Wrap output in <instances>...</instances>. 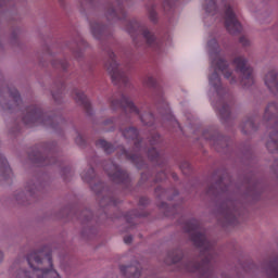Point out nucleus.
I'll return each mask as SVG.
<instances>
[{
	"label": "nucleus",
	"mask_w": 278,
	"mask_h": 278,
	"mask_svg": "<svg viewBox=\"0 0 278 278\" xmlns=\"http://www.w3.org/2000/svg\"><path fill=\"white\" fill-rule=\"evenodd\" d=\"M28 269L11 266L13 278H62L53 263V251L49 247L31 251L26 255Z\"/></svg>",
	"instance_id": "nucleus-1"
},
{
	"label": "nucleus",
	"mask_w": 278,
	"mask_h": 278,
	"mask_svg": "<svg viewBox=\"0 0 278 278\" xmlns=\"http://www.w3.org/2000/svg\"><path fill=\"white\" fill-rule=\"evenodd\" d=\"M208 52L212 66L217 68V71H222L224 77L226 79H230V84H236L238 80L232 76L233 74L231 71H229V63L227 60H225L223 53H220V47L218 46V41H216V39L208 41Z\"/></svg>",
	"instance_id": "nucleus-2"
},
{
	"label": "nucleus",
	"mask_w": 278,
	"mask_h": 278,
	"mask_svg": "<svg viewBox=\"0 0 278 278\" xmlns=\"http://www.w3.org/2000/svg\"><path fill=\"white\" fill-rule=\"evenodd\" d=\"M184 229L187 233H189L191 241L193 242L194 247H198V249H203L204 251H207L214 247V243L210 242V240H207V237H205V233L203 232V228L201 227V224H199V220L191 219L187 222Z\"/></svg>",
	"instance_id": "nucleus-3"
},
{
	"label": "nucleus",
	"mask_w": 278,
	"mask_h": 278,
	"mask_svg": "<svg viewBox=\"0 0 278 278\" xmlns=\"http://www.w3.org/2000/svg\"><path fill=\"white\" fill-rule=\"evenodd\" d=\"M232 64L235 71L239 76V81L243 88H251L255 84L253 77V68L249 66V61L244 56H237L233 59Z\"/></svg>",
	"instance_id": "nucleus-4"
},
{
	"label": "nucleus",
	"mask_w": 278,
	"mask_h": 278,
	"mask_svg": "<svg viewBox=\"0 0 278 278\" xmlns=\"http://www.w3.org/2000/svg\"><path fill=\"white\" fill-rule=\"evenodd\" d=\"M125 29L130 36H138L141 34L149 47H154V45H156L155 35L151 33V30H149L144 24L136 18L126 21Z\"/></svg>",
	"instance_id": "nucleus-5"
},
{
	"label": "nucleus",
	"mask_w": 278,
	"mask_h": 278,
	"mask_svg": "<svg viewBox=\"0 0 278 278\" xmlns=\"http://www.w3.org/2000/svg\"><path fill=\"white\" fill-rule=\"evenodd\" d=\"M105 68L111 76L112 81L115 84H128L129 78L123 68L118 66V63L116 62V54L112 51H109V61L105 64Z\"/></svg>",
	"instance_id": "nucleus-6"
},
{
	"label": "nucleus",
	"mask_w": 278,
	"mask_h": 278,
	"mask_svg": "<svg viewBox=\"0 0 278 278\" xmlns=\"http://www.w3.org/2000/svg\"><path fill=\"white\" fill-rule=\"evenodd\" d=\"M226 1L224 3L225 8V27L228 33H230L232 36H236V34H240L242 31V25L240 22H238V18L236 17V13H233V9H231V4H229V0H222Z\"/></svg>",
	"instance_id": "nucleus-7"
},
{
	"label": "nucleus",
	"mask_w": 278,
	"mask_h": 278,
	"mask_svg": "<svg viewBox=\"0 0 278 278\" xmlns=\"http://www.w3.org/2000/svg\"><path fill=\"white\" fill-rule=\"evenodd\" d=\"M26 125H46V127L51 126L52 121L50 117H46L42 114L40 108L33 106L28 110L27 114L23 118Z\"/></svg>",
	"instance_id": "nucleus-8"
},
{
	"label": "nucleus",
	"mask_w": 278,
	"mask_h": 278,
	"mask_svg": "<svg viewBox=\"0 0 278 278\" xmlns=\"http://www.w3.org/2000/svg\"><path fill=\"white\" fill-rule=\"evenodd\" d=\"M0 104L5 110H13V108H18L21 105V94L18 91H10L4 89L3 92H0Z\"/></svg>",
	"instance_id": "nucleus-9"
},
{
	"label": "nucleus",
	"mask_w": 278,
	"mask_h": 278,
	"mask_svg": "<svg viewBox=\"0 0 278 278\" xmlns=\"http://www.w3.org/2000/svg\"><path fill=\"white\" fill-rule=\"evenodd\" d=\"M119 273L126 278L142 277V265L138 261H132L127 265H119Z\"/></svg>",
	"instance_id": "nucleus-10"
},
{
	"label": "nucleus",
	"mask_w": 278,
	"mask_h": 278,
	"mask_svg": "<svg viewBox=\"0 0 278 278\" xmlns=\"http://www.w3.org/2000/svg\"><path fill=\"white\" fill-rule=\"evenodd\" d=\"M104 170L106 175H109L110 179L115 181V184H121L128 177L127 172L122 170L116 164L112 162L104 165Z\"/></svg>",
	"instance_id": "nucleus-11"
},
{
	"label": "nucleus",
	"mask_w": 278,
	"mask_h": 278,
	"mask_svg": "<svg viewBox=\"0 0 278 278\" xmlns=\"http://www.w3.org/2000/svg\"><path fill=\"white\" fill-rule=\"evenodd\" d=\"M111 108L113 110H116V108H123L125 112H130V114H134L135 116H140V110H138L134 102H131L126 96L121 97V102L116 101V99L112 100Z\"/></svg>",
	"instance_id": "nucleus-12"
},
{
	"label": "nucleus",
	"mask_w": 278,
	"mask_h": 278,
	"mask_svg": "<svg viewBox=\"0 0 278 278\" xmlns=\"http://www.w3.org/2000/svg\"><path fill=\"white\" fill-rule=\"evenodd\" d=\"M219 214L222 218L226 219V223H233L238 216V210H236L233 202H227L222 205Z\"/></svg>",
	"instance_id": "nucleus-13"
},
{
	"label": "nucleus",
	"mask_w": 278,
	"mask_h": 278,
	"mask_svg": "<svg viewBox=\"0 0 278 278\" xmlns=\"http://www.w3.org/2000/svg\"><path fill=\"white\" fill-rule=\"evenodd\" d=\"M104 16L109 23H116V21H123L125 18V11L121 7L115 9L113 4H109Z\"/></svg>",
	"instance_id": "nucleus-14"
},
{
	"label": "nucleus",
	"mask_w": 278,
	"mask_h": 278,
	"mask_svg": "<svg viewBox=\"0 0 278 278\" xmlns=\"http://www.w3.org/2000/svg\"><path fill=\"white\" fill-rule=\"evenodd\" d=\"M90 31L96 40H103L110 36V33H108V27L101 25V23L96 20L90 22Z\"/></svg>",
	"instance_id": "nucleus-15"
},
{
	"label": "nucleus",
	"mask_w": 278,
	"mask_h": 278,
	"mask_svg": "<svg viewBox=\"0 0 278 278\" xmlns=\"http://www.w3.org/2000/svg\"><path fill=\"white\" fill-rule=\"evenodd\" d=\"M184 260V250L181 249H174L169 250L164 258V264L166 266H173V264H179Z\"/></svg>",
	"instance_id": "nucleus-16"
},
{
	"label": "nucleus",
	"mask_w": 278,
	"mask_h": 278,
	"mask_svg": "<svg viewBox=\"0 0 278 278\" xmlns=\"http://www.w3.org/2000/svg\"><path fill=\"white\" fill-rule=\"evenodd\" d=\"M278 114V104L277 103H269L263 116V121H275V116Z\"/></svg>",
	"instance_id": "nucleus-17"
},
{
	"label": "nucleus",
	"mask_w": 278,
	"mask_h": 278,
	"mask_svg": "<svg viewBox=\"0 0 278 278\" xmlns=\"http://www.w3.org/2000/svg\"><path fill=\"white\" fill-rule=\"evenodd\" d=\"M122 135L126 140H136L135 147L138 149V130L134 127L123 128L121 127Z\"/></svg>",
	"instance_id": "nucleus-18"
},
{
	"label": "nucleus",
	"mask_w": 278,
	"mask_h": 278,
	"mask_svg": "<svg viewBox=\"0 0 278 278\" xmlns=\"http://www.w3.org/2000/svg\"><path fill=\"white\" fill-rule=\"evenodd\" d=\"M12 201L17 205H27L29 203V197H27L25 191L17 190L13 193Z\"/></svg>",
	"instance_id": "nucleus-19"
},
{
	"label": "nucleus",
	"mask_w": 278,
	"mask_h": 278,
	"mask_svg": "<svg viewBox=\"0 0 278 278\" xmlns=\"http://www.w3.org/2000/svg\"><path fill=\"white\" fill-rule=\"evenodd\" d=\"M267 149L270 151V153L278 151V129H274L270 132Z\"/></svg>",
	"instance_id": "nucleus-20"
},
{
	"label": "nucleus",
	"mask_w": 278,
	"mask_h": 278,
	"mask_svg": "<svg viewBox=\"0 0 278 278\" xmlns=\"http://www.w3.org/2000/svg\"><path fill=\"white\" fill-rule=\"evenodd\" d=\"M265 274L268 278H278V258L269 262L265 268Z\"/></svg>",
	"instance_id": "nucleus-21"
},
{
	"label": "nucleus",
	"mask_w": 278,
	"mask_h": 278,
	"mask_svg": "<svg viewBox=\"0 0 278 278\" xmlns=\"http://www.w3.org/2000/svg\"><path fill=\"white\" fill-rule=\"evenodd\" d=\"M265 86L268 88V90L273 89L276 83L278 81V73L277 71H269L265 75Z\"/></svg>",
	"instance_id": "nucleus-22"
},
{
	"label": "nucleus",
	"mask_w": 278,
	"mask_h": 278,
	"mask_svg": "<svg viewBox=\"0 0 278 278\" xmlns=\"http://www.w3.org/2000/svg\"><path fill=\"white\" fill-rule=\"evenodd\" d=\"M74 100L78 105H83V108H86L87 110L90 108V102H88L86 94H84L81 91H74Z\"/></svg>",
	"instance_id": "nucleus-23"
},
{
	"label": "nucleus",
	"mask_w": 278,
	"mask_h": 278,
	"mask_svg": "<svg viewBox=\"0 0 278 278\" xmlns=\"http://www.w3.org/2000/svg\"><path fill=\"white\" fill-rule=\"evenodd\" d=\"M180 270L184 273H197L199 265L194 261H185L181 263Z\"/></svg>",
	"instance_id": "nucleus-24"
},
{
	"label": "nucleus",
	"mask_w": 278,
	"mask_h": 278,
	"mask_svg": "<svg viewBox=\"0 0 278 278\" xmlns=\"http://www.w3.org/2000/svg\"><path fill=\"white\" fill-rule=\"evenodd\" d=\"M241 131L245 136L253 134V131H255V124H253V119H244L241 124Z\"/></svg>",
	"instance_id": "nucleus-25"
},
{
	"label": "nucleus",
	"mask_w": 278,
	"mask_h": 278,
	"mask_svg": "<svg viewBox=\"0 0 278 278\" xmlns=\"http://www.w3.org/2000/svg\"><path fill=\"white\" fill-rule=\"evenodd\" d=\"M204 9L205 12L214 15L216 12H218V4L216 3V0H205Z\"/></svg>",
	"instance_id": "nucleus-26"
},
{
	"label": "nucleus",
	"mask_w": 278,
	"mask_h": 278,
	"mask_svg": "<svg viewBox=\"0 0 278 278\" xmlns=\"http://www.w3.org/2000/svg\"><path fill=\"white\" fill-rule=\"evenodd\" d=\"M42 190V186H40V182H28L26 186V192L28 195L34 197L36 192H40Z\"/></svg>",
	"instance_id": "nucleus-27"
},
{
	"label": "nucleus",
	"mask_w": 278,
	"mask_h": 278,
	"mask_svg": "<svg viewBox=\"0 0 278 278\" xmlns=\"http://www.w3.org/2000/svg\"><path fill=\"white\" fill-rule=\"evenodd\" d=\"M97 147H100V149H103L104 153L110 155V153H114V146L112 143H108V141L100 139L97 141Z\"/></svg>",
	"instance_id": "nucleus-28"
},
{
	"label": "nucleus",
	"mask_w": 278,
	"mask_h": 278,
	"mask_svg": "<svg viewBox=\"0 0 278 278\" xmlns=\"http://www.w3.org/2000/svg\"><path fill=\"white\" fill-rule=\"evenodd\" d=\"M142 84L146 88H157V79L151 75L146 76L142 79Z\"/></svg>",
	"instance_id": "nucleus-29"
},
{
	"label": "nucleus",
	"mask_w": 278,
	"mask_h": 278,
	"mask_svg": "<svg viewBox=\"0 0 278 278\" xmlns=\"http://www.w3.org/2000/svg\"><path fill=\"white\" fill-rule=\"evenodd\" d=\"M231 105L232 103H223L219 109V114L222 118H229V115L231 114Z\"/></svg>",
	"instance_id": "nucleus-30"
},
{
	"label": "nucleus",
	"mask_w": 278,
	"mask_h": 278,
	"mask_svg": "<svg viewBox=\"0 0 278 278\" xmlns=\"http://www.w3.org/2000/svg\"><path fill=\"white\" fill-rule=\"evenodd\" d=\"M140 118H141V123H143V125H153V123H155V117L151 113H143L140 116Z\"/></svg>",
	"instance_id": "nucleus-31"
},
{
	"label": "nucleus",
	"mask_w": 278,
	"mask_h": 278,
	"mask_svg": "<svg viewBox=\"0 0 278 278\" xmlns=\"http://www.w3.org/2000/svg\"><path fill=\"white\" fill-rule=\"evenodd\" d=\"M81 178L84 179V181H87L88 184H90V181L94 179V169L89 168L87 172H83Z\"/></svg>",
	"instance_id": "nucleus-32"
},
{
	"label": "nucleus",
	"mask_w": 278,
	"mask_h": 278,
	"mask_svg": "<svg viewBox=\"0 0 278 278\" xmlns=\"http://www.w3.org/2000/svg\"><path fill=\"white\" fill-rule=\"evenodd\" d=\"M210 84H211V86H213L214 88H218V86H220V77L218 76V73L214 72V73L210 76Z\"/></svg>",
	"instance_id": "nucleus-33"
},
{
	"label": "nucleus",
	"mask_w": 278,
	"mask_h": 278,
	"mask_svg": "<svg viewBox=\"0 0 278 278\" xmlns=\"http://www.w3.org/2000/svg\"><path fill=\"white\" fill-rule=\"evenodd\" d=\"M199 278H214V270L212 268H202Z\"/></svg>",
	"instance_id": "nucleus-34"
},
{
	"label": "nucleus",
	"mask_w": 278,
	"mask_h": 278,
	"mask_svg": "<svg viewBox=\"0 0 278 278\" xmlns=\"http://www.w3.org/2000/svg\"><path fill=\"white\" fill-rule=\"evenodd\" d=\"M123 151V155H125L126 157H128V160H130L131 162H134V164H138V162H140L142 159L140 157V155L137 154H132L129 155V153H127V151L125 149H122Z\"/></svg>",
	"instance_id": "nucleus-35"
},
{
	"label": "nucleus",
	"mask_w": 278,
	"mask_h": 278,
	"mask_svg": "<svg viewBox=\"0 0 278 278\" xmlns=\"http://www.w3.org/2000/svg\"><path fill=\"white\" fill-rule=\"evenodd\" d=\"M148 14H149V20L151 21V23H157V12H155V9H153V7H151L148 10Z\"/></svg>",
	"instance_id": "nucleus-36"
},
{
	"label": "nucleus",
	"mask_w": 278,
	"mask_h": 278,
	"mask_svg": "<svg viewBox=\"0 0 278 278\" xmlns=\"http://www.w3.org/2000/svg\"><path fill=\"white\" fill-rule=\"evenodd\" d=\"M148 157L150 160H157V157H160V152H157V150H155V148H152L148 151Z\"/></svg>",
	"instance_id": "nucleus-37"
},
{
	"label": "nucleus",
	"mask_w": 278,
	"mask_h": 278,
	"mask_svg": "<svg viewBox=\"0 0 278 278\" xmlns=\"http://www.w3.org/2000/svg\"><path fill=\"white\" fill-rule=\"evenodd\" d=\"M180 170H182L184 175H189L190 174V163L182 162L180 164Z\"/></svg>",
	"instance_id": "nucleus-38"
},
{
	"label": "nucleus",
	"mask_w": 278,
	"mask_h": 278,
	"mask_svg": "<svg viewBox=\"0 0 278 278\" xmlns=\"http://www.w3.org/2000/svg\"><path fill=\"white\" fill-rule=\"evenodd\" d=\"M270 16V10L266 9L264 12L258 13L260 21H265Z\"/></svg>",
	"instance_id": "nucleus-39"
},
{
	"label": "nucleus",
	"mask_w": 278,
	"mask_h": 278,
	"mask_svg": "<svg viewBox=\"0 0 278 278\" xmlns=\"http://www.w3.org/2000/svg\"><path fill=\"white\" fill-rule=\"evenodd\" d=\"M91 190H93V192H97V194H99V192L103 190V184L99 182L97 185L91 186Z\"/></svg>",
	"instance_id": "nucleus-40"
},
{
	"label": "nucleus",
	"mask_w": 278,
	"mask_h": 278,
	"mask_svg": "<svg viewBox=\"0 0 278 278\" xmlns=\"http://www.w3.org/2000/svg\"><path fill=\"white\" fill-rule=\"evenodd\" d=\"M239 42L243 46V47H249V45H251V41L247 38V37H241L239 39Z\"/></svg>",
	"instance_id": "nucleus-41"
},
{
	"label": "nucleus",
	"mask_w": 278,
	"mask_h": 278,
	"mask_svg": "<svg viewBox=\"0 0 278 278\" xmlns=\"http://www.w3.org/2000/svg\"><path fill=\"white\" fill-rule=\"evenodd\" d=\"M172 3H173V0H164V2H163L164 10H168V8H170Z\"/></svg>",
	"instance_id": "nucleus-42"
},
{
	"label": "nucleus",
	"mask_w": 278,
	"mask_h": 278,
	"mask_svg": "<svg viewBox=\"0 0 278 278\" xmlns=\"http://www.w3.org/2000/svg\"><path fill=\"white\" fill-rule=\"evenodd\" d=\"M132 240H134V237L131 236L124 237L125 244H131Z\"/></svg>",
	"instance_id": "nucleus-43"
},
{
	"label": "nucleus",
	"mask_w": 278,
	"mask_h": 278,
	"mask_svg": "<svg viewBox=\"0 0 278 278\" xmlns=\"http://www.w3.org/2000/svg\"><path fill=\"white\" fill-rule=\"evenodd\" d=\"M16 38H18V31H13L11 34V42H16Z\"/></svg>",
	"instance_id": "nucleus-44"
},
{
	"label": "nucleus",
	"mask_w": 278,
	"mask_h": 278,
	"mask_svg": "<svg viewBox=\"0 0 278 278\" xmlns=\"http://www.w3.org/2000/svg\"><path fill=\"white\" fill-rule=\"evenodd\" d=\"M84 55V53L81 51L77 52L74 51V58H76L77 60H79V58H81Z\"/></svg>",
	"instance_id": "nucleus-45"
},
{
	"label": "nucleus",
	"mask_w": 278,
	"mask_h": 278,
	"mask_svg": "<svg viewBox=\"0 0 278 278\" xmlns=\"http://www.w3.org/2000/svg\"><path fill=\"white\" fill-rule=\"evenodd\" d=\"M76 143L79 144L81 147V144H84V139L81 138V136H78L76 138Z\"/></svg>",
	"instance_id": "nucleus-46"
},
{
	"label": "nucleus",
	"mask_w": 278,
	"mask_h": 278,
	"mask_svg": "<svg viewBox=\"0 0 278 278\" xmlns=\"http://www.w3.org/2000/svg\"><path fill=\"white\" fill-rule=\"evenodd\" d=\"M35 162H42V159H40V152L34 155Z\"/></svg>",
	"instance_id": "nucleus-47"
},
{
	"label": "nucleus",
	"mask_w": 278,
	"mask_h": 278,
	"mask_svg": "<svg viewBox=\"0 0 278 278\" xmlns=\"http://www.w3.org/2000/svg\"><path fill=\"white\" fill-rule=\"evenodd\" d=\"M160 192H164V190H163L161 187H159V188L155 189V194H156L157 197H160Z\"/></svg>",
	"instance_id": "nucleus-48"
},
{
	"label": "nucleus",
	"mask_w": 278,
	"mask_h": 278,
	"mask_svg": "<svg viewBox=\"0 0 278 278\" xmlns=\"http://www.w3.org/2000/svg\"><path fill=\"white\" fill-rule=\"evenodd\" d=\"M206 192H207V194L214 193V187H208Z\"/></svg>",
	"instance_id": "nucleus-49"
},
{
	"label": "nucleus",
	"mask_w": 278,
	"mask_h": 278,
	"mask_svg": "<svg viewBox=\"0 0 278 278\" xmlns=\"http://www.w3.org/2000/svg\"><path fill=\"white\" fill-rule=\"evenodd\" d=\"M61 66H62V68H63L64 71H66V67H67L66 62H61Z\"/></svg>",
	"instance_id": "nucleus-50"
},
{
	"label": "nucleus",
	"mask_w": 278,
	"mask_h": 278,
	"mask_svg": "<svg viewBox=\"0 0 278 278\" xmlns=\"http://www.w3.org/2000/svg\"><path fill=\"white\" fill-rule=\"evenodd\" d=\"M211 140H213L214 147H217V144H220V140L219 141H215L214 139H211Z\"/></svg>",
	"instance_id": "nucleus-51"
},
{
	"label": "nucleus",
	"mask_w": 278,
	"mask_h": 278,
	"mask_svg": "<svg viewBox=\"0 0 278 278\" xmlns=\"http://www.w3.org/2000/svg\"><path fill=\"white\" fill-rule=\"evenodd\" d=\"M63 175H66V173H71V169L70 168H65V169H63Z\"/></svg>",
	"instance_id": "nucleus-52"
},
{
	"label": "nucleus",
	"mask_w": 278,
	"mask_h": 278,
	"mask_svg": "<svg viewBox=\"0 0 278 278\" xmlns=\"http://www.w3.org/2000/svg\"><path fill=\"white\" fill-rule=\"evenodd\" d=\"M3 253L0 251V264H2V262H3Z\"/></svg>",
	"instance_id": "nucleus-53"
},
{
	"label": "nucleus",
	"mask_w": 278,
	"mask_h": 278,
	"mask_svg": "<svg viewBox=\"0 0 278 278\" xmlns=\"http://www.w3.org/2000/svg\"><path fill=\"white\" fill-rule=\"evenodd\" d=\"M90 212H85V216H89Z\"/></svg>",
	"instance_id": "nucleus-54"
},
{
	"label": "nucleus",
	"mask_w": 278,
	"mask_h": 278,
	"mask_svg": "<svg viewBox=\"0 0 278 278\" xmlns=\"http://www.w3.org/2000/svg\"><path fill=\"white\" fill-rule=\"evenodd\" d=\"M174 179H177V175H173Z\"/></svg>",
	"instance_id": "nucleus-55"
},
{
	"label": "nucleus",
	"mask_w": 278,
	"mask_h": 278,
	"mask_svg": "<svg viewBox=\"0 0 278 278\" xmlns=\"http://www.w3.org/2000/svg\"><path fill=\"white\" fill-rule=\"evenodd\" d=\"M207 262H210V261H203V264H207Z\"/></svg>",
	"instance_id": "nucleus-56"
},
{
	"label": "nucleus",
	"mask_w": 278,
	"mask_h": 278,
	"mask_svg": "<svg viewBox=\"0 0 278 278\" xmlns=\"http://www.w3.org/2000/svg\"><path fill=\"white\" fill-rule=\"evenodd\" d=\"M1 3H3V0H0V5H1Z\"/></svg>",
	"instance_id": "nucleus-57"
},
{
	"label": "nucleus",
	"mask_w": 278,
	"mask_h": 278,
	"mask_svg": "<svg viewBox=\"0 0 278 278\" xmlns=\"http://www.w3.org/2000/svg\"><path fill=\"white\" fill-rule=\"evenodd\" d=\"M52 97H54V99L56 100L55 94H52Z\"/></svg>",
	"instance_id": "nucleus-58"
},
{
	"label": "nucleus",
	"mask_w": 278,
	"mask_h": 278,
	"mask_svg": "<svg viewBox=\"0 0 278 278\" xmlns=\"http://www.w3.org/2000/svg\"><path fill=\"white\" fill-rule=\"evenodd\" d=\"M176 123V125H179V122H175Z\"/></svg>",
	"instance_id": "nucleus-59"
},
{
	"label": "nucleus",
	"mask_w": 278,
	"mask_h": 278,
	"mask_svg": "<svg viewBox=\"0 0 278 278\" xmlns=\"http://www.w3.org/2000/svg\"><path fill=\"white\" fill-rule=\"evenodd\" d=\"M161 175H163V176H164V173H162Z\"/></svg>",
	"instance_id": "nucleus-60"
},
{
	"label": "nucleus",
	"mask_w": 278,
	"mask_h": 278,
	"mask_svg": "<svg viewBox=\"0 0 278 278\" xmlns=\"http://www.w3.org/2000/svg\"><path fill=\"white\" fill-rule=\"evenodd\" d=\"M224 278H227V277H224Z\"/></svg>",
	"instance_id": "nucleus-61"
}]
</instances>
